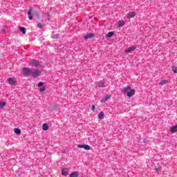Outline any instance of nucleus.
I'll return each instance as SVG.
<instances>
[{
  "label": "nucleus",
  "instance_id": "nucleus-4",
  "mask_svg": "<svg viewBox=\"0 0 177 177\" xmlns=\"http://www.w3.org/2000/svg\"><path fill=\"white\" fill-rule=\"evenodd\" d=\"M7 81L9 84V85H15L17 81L16 80V77H9L7 79Z\"/></svg>",
  "mask_w": 177,
  "mask_h": 177
},
{
  "label": "nucleus",
  "instance_id": "nucleus-25",
  "mask_svg": "<svg viewBox=\"0 0 177 177\" xmlns=\"http://www.w3.org/2000/svg\"><path fill=\"white\" fill-rule=\"evenodd\" d=\"M172 71H174V73L175 74H177V67H174V68H172Z\"/></svg>",
  "mask_w": 177,
  "mask_h": 177
},
{
  "label": "nucleus",
  "instance_id": "nucleus-2",
  "mask_svg": "<svg viewBox=\"0 0 177 177\" xmlns=\"http://www.w3.org/2000/svg\"><path fill=\"white\" fill-rule=\"evenodd\" d=\"M32 70L30 69L29 68H23L22 72L24 75V77H28L29 75H31V72Z\"/></svg>",
  "mask_w": 177,
  "mask_h": 177
},
{
  "label": "nucleus",
  "instance_id": "nucleus-10",
  "mask_svg": "<svg viewBox=\"0 0 177 177\" xmlns=\"http://www.w3.org/2000/svg\"><path fill=\"white\" fill-rule=\"evenodd\" d=\"M62 174L64 176H67V175H68V169H62Z\"/></svg>",
  "mask_w": 177,
  "mask_h": 177
},
{
  "label": "nucleus",
  "instance_id": "nucleus-21",
  "mask_svg": "<svg viewBox=\"0 0 177 177\" xmlns=\"http://www.w3.org/2000/svg\"><path fill=\"white\" fill-rule=\"evenodd\" d=\"M6 106V102H0V110Z\"/></svg>",
  "mask_w": 177,
  "mask_h": 177
},
{
  "label": "nucleus",
  "instance_id": "nucleus-27",
  "mask_svg": "<svg viewBox=\"0 0 177 177\" xmlns=\"http://www.w3.org/2000/svg\"><path fill=\"white\" fill-rule=\"evenodd\" d=\"M42 85H44V83L39 82V84H38V86L41 87V86H42Z\"/></svg>",
  "mask_w": 177,
  "mask_h": 177
},
{
  "label": "nucleus",
  "instance_id": "nucleus-18",
  "mask_svg": "<svg viewBox=\"0 0 177 177\" xmlns=\"http://www.w3.org/2000/svg\"><path fill=\"white\" fill-rule=\"evenodd\" d=\"M114 35V32H109L106 35V38H111Z\"/></svg>",
  "mask_w": 177,
  "mask_h": 177
},
{
  "label": "nucleus",
  "instance_id": "nucleus-11",
  "mask_svg": "<svg viewBox=\"0 0 177 177\" xmlns=\"http://www.w3.org/2000/svg\"><path fill=\"white\" fill-rule=\"evenodd\" d=\"M110 97H111V95H106V96L104 97L101 100L102 103H105V102H107V100H109V99H110Z\"/></svg>",
  "mask_w": 177,
  "mask_h": 177
},
{
  "label": "nucleus",
  "instance_id": "nucleus-3",
  "mask_svg": "<svg viewBox=\"0 0 177 177\" xmlns=\"http://www.w3.org/2000/svg\"><path fill=\"white\" fill-rule=\"evenodd\" d=\"M30 75H32L35 78H37V77H39V75H41V71L38 69H32Z\"/></svg>",
  "mask_w": 177,
  "mask_h": 177
},
{
  "label": "nucleus",
  "instance_id": "nucleus-24",
  "mask_svg": "<svg viewBox=\"0 0 177 177\" xmlns=\"http://www.w3.org/2000/svg\"><path fill=\"white\" fill-rule=\"evenodd\" d=\"M45 91H46V88L45 86H42L40 88V92H45Z\"/></svg>",
  "mask_w": 177,
  "mask_h": 177
},
{
  "label": "nucleus",
  "instance_id": "nucleus-6",
  "mask_svg": "<svg viewBox=\"0 0 177 177\" xmlns=\"http://www.w3.org/2000/svg\"><path fill=\"white\" fill-rule=\"evenodd\" d=\"M136 15L135 12H130L127 13V19H133V17Z\"/></svg>",
  "mask_w": 177,
  "mask_h": 177
},
{
  "label": "nucleus",
  "instance_id": "nucleus-5",
  "mask_svg": "<svg viewBox=\"0 0 177 177\" xmlns=\"http://www.w3.org/2000/svg\"><path fill=\"white\" fill-rule=\"evenodd\" d=\"M77 147H79V149H84V150H91V146L88 145H79Z\"/></svg>",
  "mask_w": 177,
  "mask_h": 177
},
{
  "label": "nucleus",
  "instance_id": "nucleus-28",
  "mask_svg": "<svg viewBox=\"0 0 177 177\" xmlns=\"http://www.w3.org/2000/svg\"><path fill=\"white\" fill-rule=\"evenodd\" d=\"M95 105H92V106H91V110H95Z\"/></svg>",
  "mask_w": 177,
  "mask_h": 177
},
{
  "label": "nucleus",
  "instance_id": "nucleus-20",
  "mask_svg": "<svg viewBox=\"0 0 177 177\" xmlns=\"http://www.w3.org/2000/svg\"><path fill=\"white\" fill-rule=\"evenodd\" d=\"M19 30L22 34H26V28L20 26Z\"/></svg>",
  "mask_w": 177,
  "mask_h": 177
},
{
  "label": "nucleus",
  "instance_id": "nucleus-17",
  "mask_svg": "<svg viewBox=\"0 0 177 177\" xmlns=\"http://www.w3.org/2000/svg\"><path fill=\"white\" fill-rule=\"evenodd\" d=\"M125 25V21H120L118 22V27H122V26Z\"/></svg>",
  "mask_w": 177,
  "mask_h": 177
},
{
  "label": "nucleus",
  "instance_id": "nucleus-7",
  "mask_svg": "<svg viewBox=\"0 0 177 177\" xmlns=\"http://www.w3.org/2000/svg\"><path fill=\"white\" fill-rule=\"evenodd\" d=\"M136 49V46H131L125 50L126 53H131V52H133Z\"/></svg>",
  "mask_w": 177,
  "mask_h": 177
},
{
  "label": "nucleus",
  "instance_id": "nucleus-16",
  "mask_svg": "<svg viewBox=\"0 0 177 177\" xmlns=\"http://www.w3.org/2000/svg\"><path fill=\"white\" fill-rule=\"evenodd\" d=\"M31 12H32V9H30L28 12L29 20H32V16L31 15Z\"/></svg>",
  "mask_w": 177,
  "mask_h": 177
},
{
  "label": "nucleus",
  "instance_id": "nucleus-8",
  "mask_svg": "<svg viewBox=\"0 0 177 177\" xmlns=\"http://www.w3.org/2000/svg\"><path fill=\"white\" fill-rule=\"evenodd\" d=\"M93 37H95V35L93 33H89V34H87L86 36H84V39L85 40L93 38Z\"/></svg>",
  "mask_w": 177,
  "mask_h": 177
},
{
  "label": "nucleus",
  "instance_id": "nucleus-12",
  "mask_svg": "<svg viewBox=\"0 0 177 177\" xmlns=\"http://www.w3.org/2000/svg\"><path fill=\"white\" fill-rule=\"evenodd\" d=\"M105 86H106V85L104 84V82L100 81V82L98 83V87H99V88H104Z\"/></svg>",
  "mask_w": 177,
  "mask_h": 177
},
{
  "label": "nucleus",
  "instance_id": "nucleus-13",
  "mask_svg": "<svg viewBox=\"0 0 177 177\" xmlns=\"http://www.w3.org/2000/svg\"><path fill=\"white\" fill-rule=\"evenodd\" d=\"M43 131H48L49 129V126H48V124L44 123L42 126Z\"/></svg>",
  "mask_w": 177,
  "mask_h": 177
},
{
  "label": "nucleus",
  "instance_id": "nucleus-9",
  "mask_svg": "<svg viewBox=\"0 0 177 177\" xmlns=\"http://www.w3.org/2000/svg\"><path fill=\"white\" fill-rule=\"evenodd\" d=\"M32 64H33V66H35V67H39V66H41V62L37 61V59H33L32 61Z\"/></svg>",
  "mask_w": 177,
  "mask_h": 177
},
{
  "label": "nucleus",
  "instance_id": "nucleus-23",
  "mask_svg": "<svg viewBox=\"0 0 177 177\" xmlns=\"http://www.w3.org/2000/svg\"><path fill=\"white\" fill-rule=\"evenodd\" d=\"M160 85H165L166 84H168V81L167 80H162L160 83H159Z\"/></svg>",
  "mask_w": 177,
  "mask_h": 177
},
{
  "label": "nucleus",
  "instance_id": "nucleus-22",
  "mask_svg": "<svg viewBox=\"0 0 177 177\" xmlns=\"http://www.w3.org/2000/svg\"><path fill=\"white\" fill-rule=\"evenodd\" d=\"M70 177H78V174L77 172H73L70 174Z\"/></svg>",
  "mask_w": 177,
  "mask_h": 177
},
{
  "label": "nucleus",
  "instance_id": "nucleus-1",
  "mask_svg": "<svg viewBox=\"0 0 177 177\" xmlns=\"http://www.w3.org/2000/svg\"><path fill=\"white\" fill-rule=\"evenodd\" d=\"M124 93H127L129 97H132V96L135 95L136 91H135V89H132L129 86H126L124 88Z\"/></svg>",
  "mask_w": 177,
  "mask_h": 177
},
{
  "label": "nucleus",
  "instance_id": "nucleus-15",
  "mask_svg": "<svg viewBox=\"0 0 177 177\" xmlns=\"http://www.w3.org/2000/svg\"><path fill=\"white\" fill-rule=\"evenodd\" d=\"M170 131L172 133H175L176 132H177V125L172 127Z\"/></svg>",
  "mask_w": 177,
  "mask_h": 177
},
{
  "label": "nucleus",
  "instance_id": "nucleus-19",
  "mask_svg": "<svg viewBox=\"0 0 177 177\" xmlns=\"http://www.w3.org/2000/svg\"><path fill=\"white\" fill-rule=\"evenodd\" d=\"M14 132L17 133V135H20L21 133L20 129H15Z\"/></svg>",
  "mask_w": 177,
  "mask_h": 177
},
{
  "label": "nucleus",
  "instance_id": "nucleus-14",
  "mask_svg": "<svg viewBox=\"0 0 177 177\" xmlns=\"http://www.w3.org/2000/svg\"><path fill=\"white\" fill-rule=\"evenodd\" d=\"M98 118H99V120H103V118H104V113H103L102 111L100 112L98 114Z\"/></svg>",
  "mask_w": 177,
  "mask_h": 177
},
{
  "label": "nucleus",
  "instance_id": "nucleus-26",
  "mask_svg": "<svg viewBox=\"0 0 177 177\" xmlns=\"http://www.w3.org/2000/svg\"><path fill=\"white\" fill-rule=\"evenodd\" d=\"M37 27H38V28H42V27H44V26L42 25V24H38Z\"/></svg>",
  "mask_w": 177,
  "mask_h": 177
}]
</instances>
